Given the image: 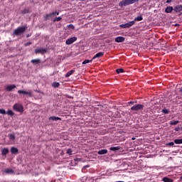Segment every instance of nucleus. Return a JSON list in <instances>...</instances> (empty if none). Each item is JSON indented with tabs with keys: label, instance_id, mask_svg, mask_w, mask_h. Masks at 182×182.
Returning a JSON list of instances; mask_svg holds the SVG:
<instances>
[{
	"label": "nucleus",
	"instance_id": "nucleus-1",
	"mask_svg": "<svg viewBox=\"0 0 182 182\" xmlns=\"http://www.w3.org/2000/svg\"><path fill=\"white\" fill-rule=\"evenodd\" d=\"M139 1L140 0H122L119 3V6H120V8H123V6L133 5V4H136V2H139Z\"/></svg>",
	"mask_w": 182,
	"mask_h": 182
},
{
	"label": "nucleus",
	"instance_id": "nucleus-2",
	"mask_svg": "<svg viewBox=\"0 0 182 182\" xmlns=\"http://www.w3.org/2000/svg\"><path fill=\"white\" fill-rule=\"evenodd\" d=\"M26 29H28V27L26 26H19L14 31L13 35L15 36H19L20 35H22V33H25V31H26Z\"/></svg>",
	"mask_w": 182,
	"mask_h": 182
},
{
	"label": "nucleus",
	"instance_id": "nucleus-3",
	"mask_svg": "<svg viewBox=\"0 0 182 182\" xmlns=\"http://www.w3.org/2000/svg\"><path fill=\"white\" fill-rule=\"evenodd\" d=\"M144 105L141 104H137L131 107V110L133 112H139V110H143Z\"/></svg>",
	"mask_w": 182,
	"mask_h": 182
},
{
	"label": "nucleus",
	"instance_id": "nucleus-4",
	"mask_svg": "<svg viewBox=\"0 0 182 182\" xmlns=\"http://www.w3.org/2000/svg\"><path fill=\"white\" fill-rule=\"evenodd\" d=\"M134 23H135V21H132L127 23L119 25V28H122V29L129 28H131V26H133V25H134Z\"/></svg>",
	"mask_w": 182,
	"mask_h": 182
},
{
	"label": "nucleus",
	"instance_id": "nucleus-5",
	"mask_svg": "<svg viewBox=\"0 0 182 182\" xmlns=\"http://www.w3.org/2000/svg\"><path fill=\"white\" fill-rule=\"evenodd\" d=\"M14 110H16V112H18L20 113H22L23 112V107L21 104H15L13 106Z\"/></svg>",
	"mask_w": 182,
	"mask_h": 182
},
{
	"label": "nucleus",
	"instance_id": "nucleus-6",
	"mask_svg": "<svg viewBox=\"0 0 182 182\" xmlns=\"http://www.w3.org/2000/svg\"><path fill=\"white\" fill-rule=\"evenodd\" d=\"M77 41V37H71L66 40L65 43L66 45H72V43H74V42H76Z\"/></svg>",
	"mask_w": 182,
	"mask_h": 182
},
{
	"label": "nucleus",
	"instance_id": "nucleus-7",
	"mask_svg": "<svg viewBox=\"0 0 182 182\" xmlns=\"http://www.w3.org/2000/svg\"><path fill=\"white\" fill-rule=\"evenodd\" d=\"M18 95H28L30 97H32V92L31 90L25 91L23 90H20L18 91Z\"/></svg>",
	"mask_w": 182,
	"mask_h": 182
},
{
	"label": "nucleus",
	"instance_id": "nucleus-8",
	"mask_svg": "<svg viewBox=\"0 0 182 182\" xmlns=\"http://www.w3.org/2000/svg\"><path fill=\"white\" fill-rule=\"evenodd\" d=\"M14 89H16V85H15L14 84L9 85L5 87V90L6 92H12Z\"/></svg>",
	"mask_w": 182,
	"mask_h": 182
},
{
	"label": "nucleus",
	"instance_id": "nucleus-9",
	"mask_svg": "<svg viewBox=\"0 0 182 182\" xmlns=\"http://www.w3.org/2000/svg\"><path fill=\"white\" fill-rule=\"evenodd\" d=\"M46 52H47L46 48H38L35 50V53L43 54V53H46Z\"/></svg>",
	"mask_w": 182,
	"mask_h": 182
},
{
	"label": "nucleus",
	"instance_id": "nucleus-10",
	"mask_svg": "<svg viewBox=\"0 0 182 182\" xmlns=\"http://www.w3.org/2000/svg\"><path fill=\"white\" fill-rule=\"evenodd\" d=\"M124 41H125V38L123 36H118L115 38V42H117V43L124 42Z\"/></svg>",
	"mask_w": 182,
	"mask_h": 182
},
{
	"label": "nucleus",
	"instance_id": "nucleus-11",
	"mask_svg": "<svg viewBox=\"0 0 182 182\" xmlns=\"http://www.w3.org/2000/svg\"><path fill=\"white\" fill-rule=\"evenodd\" d=\"M173 11H174V9L173 8V6H167L165 9L166 14H171Z\"/></svg>",
	"mask_w": 182,
	"mask_h": 182
},
{
	"label": "nucleus",
	"instance_id": "nucleus-12",
	"mask_svg": "<svg viewBox=\"0 0 182 182\" xmlns=\"http://www.w3.org/2000/svg\"><path fill=\"white\" fill-rule=\"evenodd\" d=\"M103 55H105L104 52H100L98 53H97L93 58H92V60H94V59H96L97 58H102L103 57Z\"/></svg>",
	"mask_w": 182,
	"mask_h": 182
},
{
	"label": "nucleus",
	"instance_id": "nucleus-13",
	"mask_svg": "<svg viewBox=\"0 0 182 182\" xmlns=\"http://www.w3.org/2000/svg\"><path fill=\"white\" fill-rule=\"evenodd\" d=\"M173 11H175V12H181L182 6L181 5H177L176 6L174 7Z\"/></svg>",
	"mask_w": 182,
	"mask_h": 182
},
{
	"label": "nucleus",
	"instance_id": "nucleus-14",
	"mask_svg": "<svg viewBox=\"0 0 182 182\" xmlns=\"http://www.w3.org/2000/svg\"><path fill=\"white\" fill-rule=\"evenodd\" d=\"M31 63H33V65H39V63H41V59L36 58L31 60Z\"/></svg>",
	"mask_w": 182,
	"mask_h": 182
},
{
	"label": "nucleus",
	"instance_id": "nucleus-15",
	"mask_svg": "<svg viewBox=\"0 0 182 182\" xmlns=\"http://www.w3.org/2000/svg\"><path fill=\"white\" fill-rule=\"evenodd\" d=\"M9 153V149L8 148H4L1 149V155L2 156H6Z\"/></svg>",
	"mask_w": 182,
	"mask_h": 182
},
{
	"label": "nucleus",
	"instance_id": "nucleus-16",
	"mask_svg": "<svg viewBox=\"0 0 182 182\" xmlns=\"http://www.w3.org/2000/svg\"><path fill=\"white\" fill-rule=\"evenodd\" d=\"M120 149H122L121 146H112L109 148V150H111V151H119Z\"/></svg>",
	"mask_w": 182,
	"mask_h": 182
},
{
	"label": "nucleus",
	"instance_id": "nucleus-17",
	"mask_svg": "<svg viewBox=\"0 0 182 182\" xmlns=\"http://www.w3.org/2000/svg\"><path fill=\"white\" fill-rule=\"evenodd\" d=\"M31 12V9L29 8H26L23 10L21 11V13L23 14V15H25L26 14H29Z\"/></svg>",
	"mask_w": 182,
	"mask_h": 182
},
{
	"label": "nucleus",
	"instance_id": "nucleus-18",
	"mask_svg": "<svg viewBox=\"0 0 182 182\" xmlns=\"http://www.w3.org/2000/svg\"><path fill=\"white\" fill-rule=\"evenodd\" d=\"M18 151H19L18 150V148H16V147H14V146L11 148V154H16L18 153Z\"/></svg>",
	"mask_w": 182,
	"mask_h": 182
},
{
	"label": "nucleus",
	"instance_id": "nucleus-19",
	"mask_svg": "<svg viewBox=\"0 0 182 182\" xmlns=\"http://www.w3.org/2000/svg\"><path fill=\"white\" fill-rule=\"evenodd\" d=\"M108 151L107 149H101L100 151H98V154H100V156L103 155V154H107Z\"/></svg>",
	"mask_w": 182,
	"mask_h": 182
},
{
	"label": "nucleus",
	"instance_id": "nucleus-20",
	"mask_svg": "<svg viewBox=\"0 0 182 182\" xmlns=\"http://www.w3.org/2000/svg\"><path fill=\"white\" fill-rule=\"evenodd\" d=\"M74 73H75V70H71L65 74V77H69L72 76V75H73Z\"/></svg>",
	"mask_w": 182,
	"mask_h": 182
},
{
	"label": "nucleus",
	"instance_id": "nucleus-21",
	"mask_svg": "<svg viewBox=\"0 0 182 182\" xmlns=\"http://www.w3.org/2000/svg\"><path fill=\"white\" fill-rule=\"evenodd\" d=\"M49 120H53V122H56V120H62V118L59 117H50Z\"/></svg>",
	"mask_w": 182,
	"mask_h": 182
},
{
	"label": "nucleus",
	"instance_id": "nucleus-22",
	"mask_svg": "<svg viewBox=\"0 0 182 182\" xmlns=\"http://www.w3.org/2000/svg\"><path fill=\"white\" fill-rule=\"evenodd\" d=\"M180 123V121H175V120H171L169 122V124H171V126H176V124H178Z\"/></svg>",
	"mask_w": 182,
	"mask_h": 182
},
{
	"label": "nucleus",
	"instance_id": "nucleus-23",
	"mask_svg": "<svg viewBox=\"0 0 182 182\" xmlns=\"http://www.w3.org/2000/svg\"><path fill=\"white\" fill-rule=\"evenodd\" d=\"M51 86L52 87L56 88V87H59L60 86V84L58 82H54L52 83Z\"/></svg>",
	"mask_w": 182,
	"mask_h": 182
},
{
	"label": "nucleus",
	"instance_id": "nucleus-24",
	"mask_svg": "<svg viewBox=\"0 0 182 182\" xmlns=\"http://www.w3.org/2000/svg\"><path fill=\"white\" fill-rule=\"evenodd\" d=\"M6 114H8L9 116L12 117V116H14V114H15V113H14L13 110L9 109L6 111Z\"/></svg>",
	"mask_w": 182,
	"mask_h": 182
},
{
	"label": "nucleus",
	"instance_id": "nucleus-25",
	"mask_svg": "<svg viewBox=\"0 0 182 182\" xmlns=\"http://www.w3.org/2000/svg\"><path fill=\"white\" fill-rule=\"evenodd\" d=\"M162 181H164V182H173V179H171L170 178L164 177V178H163Z\"/></svg>",
	"mask_w": 182,
	"mask_h": 182
},
{
	"label": "nucleus",
	"instance_id": "nucleus-26",
	"mask_svg": "<svg viewBox=\"0 0 182 182\" xmlns=\"http://www.w3.org/2000/svg\"><path fill=\"white\" fill-rule=\"evenodd\" d=\"M134 22L138 21L140 22V21H143V16H139L136 18H134Z\"/></svg>",
	"mask_w": 182,
	"mask_h": 182
},
{
	"label": "nucleus",
	"instance_id": "nucleus-27",
	"mask_svg": "<svg viewBox=\"0 0 182 182\" xmlns=\"http://www.w3.org/2000/svg\"><path fill=\"white\" fill-rule=\"evenodd\" d=\"M52 16V14L50 13L49 14H46V16H43L44 21H48L49 18Z\"/></svg>",
	"mask_w": 182,
	"mask_h": 182
},
{
	"label": "nucleus",
	"instance_id": "nucleus-28",
	"mask_svg": "<svg viewBox=\"0 0 182 182\" xmlns=\"http://www.w3.org/2000/svg\"><path fill=\"white\" fill-rule=\"evenodd\" d=\"M92 60H93V59H92V60H85L82 62V65H87V63H90Z\"/></svg>",
	"mask_w": 182,
	"mask_h": 182
},
{
	"label": "nucleus",
	"instance_id": "nucleus-29",
	"mask_svg": "<svg viewBox=\"0 0 182 182\" xmlns=\"http://www.w3.org/2000/svg\"><path fill=\"white\" fill-rule=\"evenodd\" d=\"M117 73L119 74V73H123L124 72V69L123 68H118L116 70Z\"/></svg>",
	"mask_w": 182,
	"mask_h": 182
},
{
	"label": "nucleus",
	"instance_id": "nucleus-30",
	"mask_svg": "<svg viewBox=\"0 0 182 182\" xmlns=\"http://www.w3.org/2000/svg\"><path fill=\"white\" fill-rule=\"evenodd\" d=\"M174 143L176 144H182V139H175Z\"/></svg>",
	"mask_w": 182,
	"mask_h": 182
},
{
	"label": "nucleus",
	"instance_id": "nucleus-31",
	"mask_svg": "<svg viewBox=\"0 0 182 182\" xmlns=\"http://www.w3.org/2000/svg\"><path fill=\"white\" fill-rule=\"evenodd\" d=\"M73 153V151L72 150V149H67V154H68L69 156H72Z\"/></svg>",
	"mask_w": 182,
	"mask_h": 182
},
{
	"label": "nucleus",
	"instance_id": "nucleus-32",
	"mask_svg": "<svg viewBox=\"0 0 182 182\" xmlns=\"http://www.w3.org/2000/svg\"><path fill=\"white\" fill-rule=\"evenodd\" d=\"M162 113H164V114H168L170 113V111L166 108L162 109Z\"/></svg>",
	"mask_w": 182,
	"mask_h": 182
},
{
	"label": "nucleus",
	"instance_id": "nucleus-33",
	"mask_svg": "<svg viewBox=\"0 0 182 182\" xmlns=\"http://www.w3.org/2000/svg\"><path fill=\"white\" fill-rule=\"evenodd\" d=\"M60 21H62V17H56L54 18L53 22H59Z\"/></svg>",
	"mask_w": 182,
	"mask_h": 182
},
{
	"label": "nucleus",
	"instance_id": "nucleus-34",
	"mask_svg": "<svg viewBox=\"0 0 182 182\" xmlns=\"http://www.w3.org/2000/svg\"><path fill=\"white\" fill-rule=\"evenodd\" d=\"M10 140H15V135L10 134H9Z\"/></svg>",
	"mask_w": 182,
	"mask_h": 182
},
{
	"label": "nucleus",
	"instance_id": "nucleus-35",
	"mask_svg": "<svg viewBox=\"0 0 182 182\" xmlns=\"http://www.w3.org/2000/svg\"><path fill=\"white\" fill-rule=\"evenodd\" d=\"M0 114H6V111L4 109H0Z\"/></svg>",
	"mask_w": 182,
	"mask_h": 182
},
{
	"label": "nucleus",
	"instance_id": "nucleus-36",
	"mask_svg": "<svg viewBox=\"0 0 182 182\" xmlns=\"http://www.w3.org/2000/svg\"><path fill=\"white\" fill-rule=\"evenodd\" d=\"M67 26H68V28H70V29H73V30L75 29V26H73V24H69Z\"/></svg>",
	"mask_w": 182,
	"mask_h": 182
},
{
	"label": "nucleus",
	"instance_id": "nucleus-37",
	"mask_svg": "<svg viewBox=\"0 0 182 182\" xmlns=\"http://www.w3.org/2000/svg\"><path fill=\"white\" fill-rule=\"evenodd\" d=\"M5 173H14V170H12V169H6Z\"/></svg>",
	"mask_w": 182,
	"mask_h": 182
},
{
	"label": "nucleus",
	"instance_id": "nucleus-38",
	"mask_svg": "<svg viewBox=\"0 0 182 182\" xmlns=\"http://www.w3.org/2000/svg\"><path fill=\"white\" fill-rule=\"evenodd\" d=\"M30 45H32V42H27L25 43V46H29Z\"/></svg>",
	"mask_w": 182,
	"mask_h": 182
},
{
	"label": "nucleus",
	"instance_id": "nucleus-39",
	"mask_svg": "<svg viewBox=\"0 0 182 182\" xmlns=\"http://www.w3.org/2000/svg\"><path fill=\"white\" fill-rule=\"evenodd\" d=\"M166 146H174V142H169L166 144Z\"/></svg>",
	"mask_w": 182,
	"mask_h": 182
},
{
	"label": "nucleus",
	"instance_id": "nucleus-40",
	"mask_svg": "<svg viewBox=\"0 0 182 182\" xmlns=\"http://www.w3.org/2000/svg\"><path fill=\"white\" fill-rule=\"evenodd\" d=\"M128 105H129V106H133V105H134V102H128Z\"/></svg>",
	"mask_w": 182,
	"mask_h": 182
},
{
	"label": "nucleus",
	"instance_id": "nucleus-41",
	"mask_svg": "<svg viewBox=\"0 0 182 182\" xmlns=\"http://www.w3.org/2000/svg\"><path fill=\"white\" fill-rule=\"evenodd\" d=\"M51 16H53V15H56V11H53V13H50Z\"/></svg>",
	"mask_w": 182,
	"mask_h": 182
},
{
	"label": "nucleus",
	"instance_id": "nucleus-42",
	"mask_svg": "<svg viewBox=\"0 0 182 182\" xmlns=\"http://www.w3.org/2000/svg\"><path fill=\"white\" fill-rule=\"evenodd\" d=\"M170 2H173V0H166V4H170Z\"/></svg>",
	"mask_w": 182,
	"mask_h": 182
},
{
	"label": "nucleus",
	"instance_id": "nucleus-43",
	"mask_svg": "<svg viewBox=\"0 0 182 182\" xmlns=\"http://www.w3.org/2000/svg\"><path fill=\"white\" fill-rule=\"evenodd\" d=\"M175 130H176V132H178L180 130V128L179 127L176 128Z\"/></svg>",
	"mask_w": 182,
	"mask_h": 182
},
{
	"label": "nucleus",
	"instance_id": "nucleus-44",
	"mask_svg": "<svg viewBox=\"0 0 182 182\" xmlns=\"http://www.w3.org/2000/svg\"><path fill=\"white\" fill-rule=\"evenodd\" d=\"M55 15H59V12L58 11H55Z\"/></svg>",
	"mask_w": 182,
	"mask_h": 182
},
{
	"label": "nucleus",
	"instance_id": "nucleus-45",
	"mask_svg": "<svg viewBox=\"0 0 182 182\" xmlns=\"http://www.w3.org/2000/svg\"><path fill=\"white\" fill-rule=\"evenodd\" d=\"M29 36H31V34H28V35L26 36V38H29Z\"/></svg>",
	"mask_w": 182,
	"mask_h": 182
},
{
	"label": "nucleus",
	"instance_id": "nucleus-46",
	"mask_svg": "<svg viewBox=\"0 0 182 182\" xmlns=\"http://www.w3.org/2000/svg\"><path fill=\"white\" fill-rule=\"evenodd\" d=\"M176 99H180V97H176Z\"/></svg>",
	"mask_w": 182,
	"mask_h": 182
},
{
	"label": "nucleus",
	"instance_id": "nucleus-47",
	"mask_svg": "<svg viewBox=\"0 0 182 182\" xmlns=\"http://www.w3.org/2000/svg\"><path fill=\"white\" fill-rule=\"evenodd\" d=\"M132 140H134V138H132Z\"/></svg>",
	"mask_w": 182,
	"mask_h": 182
},
{
	"label": "nucleus",
	"instance_id": "nucleus-48",
	"mask_svg": "<svg viewBox=\"0 0 182 182\" xmlns=\"http://www.w3.org/2000/svg\"><path fill=\"white\" fill-rule=\"evenodd\" d=\"M82 1H85V0H82Z\"/></svg>",
	"mask_w": 182,
	"mask_h": 182
},
{
	"label": "nucleus",
	"instance_id": "nucleus-49",
	"mask_svg": "<svg viewBox=\"0 0 182 182\" xmlns=\"http://www.w3.org/2000/svg\"><path fill=\"white\" fill-rule=\"evenodd\" d=\"M0 39H1V37H0Z\"/></svg>",
	"mask_w": 182,
	"mask_h": 182
}]
</instances>
